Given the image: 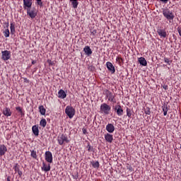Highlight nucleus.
<instances>
[{
	"label": "nucleus",
	"instance_id": "nucleus-1",
	"mask_svg": "<svg viewBox=\"0 0 181 181\" xmlns=\"http://www.w3.org/2000/svg\"><path fill=\"white\" fill-rule=\"evenodd\" d=\"M163 15L166 18L168 21H170V23H172V21H173V19H175V15L173 14V12L170 11V10L168 8L163 10Z\"/></svg>",
	"mask_w": 181,
	"mask_h": 181
},
{
	"label": "nucleus",
	"instance_id": "nucleus-2",
	"mask_svg": "<svg viewBox=\"0 0 181 181\" xmlns=\"http://www.w3.org/2000/svg\"><path fill=\"white\" fill-rule=\"evenodd\" d=\"M110 111H111V106L107 103H103L100 105V112L105 114V115H110Z\"/></svg>",
	"mask_w": 181,
	"mask_h": 181
},
{
	"label": "nucleus",
	"instance_id": "nucleus-3",
	"mask_svg": "<svg viewBox=\"0 0 181 181\" xmlns=\"http://www.w3.org/2000/svg\"><path fill=\"white\" fill-rule=\"evenodd\" d=\"M65 114H66L69 118L71 119L76 114V110H74V107L72 106H66L65 109Z\"/></svg>",
	"mask_w": 181,
	"mask_h": 181
},
{
	"label": "nucleus",
	"instance_id": "nucleus-4",
	"mask_svg": "<svg viewBox=\"0 0 181 181\" xmlns=\"http://www.w3.org/2000/svg\"><path fill=\"white\" fill-rule=\"evenodd\" d=\"M27 14L31 19H35L36 18V16L37 15V10L35 8V7L31 8H27Z\"/></svg>",
	"mask_w": 181,
	"mask_h": 181
},
{
	"label": "nucleus",
	"instance_id": "nucleus-5",
	"mask_svg": "<svg viewBox=\"0 0 181 181\" xmlns=\"http://www.w3.org/2000/svg\"><path fill=\"white\" fill-rule=\"evenodd\" d=\"M104 94H105L106 98H108V101H110V103H115V95L111 93L109 90H105L104 91Z\"/></svg>",
	"mask_w": 181,
	"mask_h": 181
},
{
	"label": "nucleus",
	"instance_id": "nucleus-6",
	"mask_svg": "<svg viewBox=\"0 0 181 181\" xmlns=\"http://www.w3.org/2000/svg\"><path fill=\"white\" fill-rule=\"evenodd\" d=\"M57 141L59 145H63L64 142H66V144H69V142H70V141H69V139H67V136H66V135L64 134H62L61 136H58Z\"/></svg>",
	"mask_w": 181,
	"mask_h": 181
},
{
	"label": "nucleus",
	"instance_id": "nucleus-7",
	"mask_svg": "<svg viewBox=\"0 0 181 181\" xmlns=\"http://www.w3.org/2000/svg\"><path fill=\"white\" fill-rule=\"evenodd\" d=\"M1 59L5 62L11 59V51L5 50L1 52Z\"/></svg>",
	"mask_w": 181,
	"mask_h": 181
},
{
	"label": "nucleus",
	"instance_id": "nucleus-8",
	"mask_svg": "<svg viewBox=\"0 0 181 181\" xmlns=\"http://www.w3.org/2000/svg\"><path fill=\"white\" fill-rule=\"evenodd\" d=\"M45 160L48 163H53V154L49 151L45 152Z\"/></svg>",
	"mask_w": 181,
	"mask_h": 181
},
{
	"label": "nucleus",
	"instance_id": "nucleus-9",
	"mask_svg": "<svg viewBox=\"0 0 181 181\" xmlns=\"http://www.w3.org/2000/svg\"><path fill=\"white\" fill-rule=\"evenodd\" d=\"M115 111H116L118 117L124 115V110L122 109V107H121V105H115Z\"/></svg>",
	"mask_w": 181,
	"mask_h": 181
},
{
	"label": "nucleus",
	"instance_id": "nucleus-10",
	"mask_svg": "<svg viewBox=\"0 0 181 181\" xmlns=\"http://www.w3.org/2000/svg\"><path fill=\"white\" fill-rule=\"evenodd\" d=\"M106 66L107 70H109V71H110L112 74H114L115 73V67L114 66L112 63L107 62L106 63Z\"/></svg>",
	"mask_w": 181,
	"mask_h": 181
},
{
	"label": "nucleus",
	"instance_id": "nucleus-11",
	"mask_svg": "<svg viewBox=\"0 0 181 181\" xmlns=\"http://www.w3.org/2000/svg\"><path fill=\"white\" fill-rule=\"evenodd\" d=\"M105 139L107 142H109V144H112V141H114V136L112 134L107 133L105 134Z\"/></svg>",
	"mask_w": 181,
	"mask_h": 181
},
{
	"label": "nucleus",
	"instance_id": "nucleus-12",
	"mask_svg": "<svg viewBox=\"0 0 181 181\" xmlns=\"http://www.w3.org/2000/svg\"><path fill=\"white\" fill-rule=\"evenodd\" d=\"M106 131H107V132H109L110 134H112V132L115 131V127H114V124L109 123L106 126Z\"/></svg>",
	"mask_w": 181,
	"mask_h": 181
},
{
	"label": "nucleus",
	"instance_id": "nucleus-13",
	"mask_svg": "<svg viewBox=\"0 0 181 181\" xmlns=\"http://www.w3.org/2000/svg\"><path fill=\"white\" fill-rule=\"evenodd\" d=\"M8 152V148L4 144H0V156H4Z\"/></svg>",
	"mask_w": 181,
	"mask_h": 181
},
{
	"label": "nucleus",
	"instance_id": "nucleus-14",
	"mask_svg": "<svg viewBox=\"0 0 181 181\" xmlns=\"http://www.w3.org/2000/svg\"><path fill=\"white\" fill-rule=\"evenodd\" d=\"M83 52H85V54H86V56H91L93 54V50H91L90 46H86L83 48Z\"/></svg>",
	"mask_w": 181,
	"mask_h": 181
},
{
	"label": "nucleus",
	"instance_id": "nucleus-15",
	"mask_svg": "<svg viewBox=\"0 0 181 181\" xmlns=\"http://www.w3.org/2000/svg\"><path fill=\"white\" fill-rule=\"evenodd\" d=\"M67 97V93L64 91V90L61 89L58 92V98L64 99Z\"/></svg>",
	"mask_w": 181,
	"mask_h": 181
},
{
	"label": "nucleus",
	"instance_id": "nucleus-16",
	"mask_svg": "<svg viewBox=\"0 0 181 181\" xmlns=\"http://www.w3.org/2000/svg\"><path fill=\"white\" fill-rule=\"evenodd\" d=\"M3 114L5 117H11V115H12V111L9 107H5L3 110Z\"/></svg>",
	"mask_w": 181,
	"mask_h": 181
},
{
	"label": "nucleus",
	"instance_id": "nucleus-17",
	"mask_svg": "<svg viewBox=\"0 0 181 181\" xmlns=\"http://www.w3.org/2000/svg\"><path fill=\"white\" fill-rule=\"evenodd\" d=\"M157 33L160 37H166L167 36L166 31L160 28L157 29Z\"/></svg>",
	"mask_w": 181,
	"mask_h": 181
},
{
	"label": "nucleus",
	"instance_id": "nucleus-18",
	"mask_svg": "<svg viewBox=\"0 0 181 181\" xmlns=\"http://www.w3.org/2000/svg\"><path fill=\"white\" fill-rule=\"evenodd\" d=\"M32 131L35 136H39V126L34 125L32 127Z\"/></svg>",
	"mask_w": 181,
	"mask_h": 181
},
{
	"label": "nucleus",
	"instance_id": "nucleus-19",
	"mask_svg": "<svg viewBox=\"0 0 181 181\" xmlns=\"http://www.w3.org/2000/svg\"><path fill=\"white\" fill-rule=\"evenodd\" d=\"M24 9L32 8V1H23Z\"/></svg>",
	"mask_w": 181,
	"mask_h": 181
},
{
	"label": "nucleus",
	"instance_id": "nucleus-20",
	"mask_svg": "<svg viewBox=\"0 0 181 181\" xmlns=\"http://www.w3.org/2000/svg\"><path fill=\"white\" fill-rule=\"evenodd\" d=\"M162 110H163V112L164 117H166V115H168V111H169V107H168V103L164 104L162 106Z\"/></svg>",
	"mask_w": 181,
	"mask_h": 181
},
{
	"label": "nucleus",
	"instance_id": "nucleus-21",
	"mask_svg": "<svg viewBox=\"0 0 181 181\" xmlns=\"http://www.w3.org/2000/svg\"><path fill=\"white\" fill-rule=\"evenodd\" d=\"M139 62L141 64V66H147L148 65V62H146V59H145L144 57H140L139 59Z\"/></svg>",
	"mask_w": 181,
	"mask_h": 181
},
{
	"label": "nucleus",
	"instance_id": "nucleus-22",
	"mask_svg": "<svg viewBox=\"0 0 181 181\" xmlns=\"http://www.w3.org/2000/svg\"><path fill=\"white\" fill-rule=\"evenodd\" d=\"M42 165L43 166L42 167V170H44V172H49L51 169L50 164H48V166H47L45 163H43Z\"/></svg>",
	"mask_w": 181,
	"mask_h": 181
},
{
	"label": "nucleus",
	"instance_id": "nucleus-23",
	"mask_svg": "<svg viewBox=\"0 0 181 181\" xmlns=\"http://www.w3.org/2000/svg\"><path fill=\"white\" fill-rule=\"evenodd\" d=\"M39 110L41 114V115H46V109L45 108V107L43 105H40L39 106Z\"/></svg>",
	"mask_w": 181,
	"mask_h": 181
},
{
	"label": "nucleus",
	"instance_id": "nucleus-24",
	"mask_svg": "<svg viewBox=\"0 0 181 181\" xmlns=\"http://www.w3.org/2000/svg\"><path fill=\"white\" fill-rule=\"evenodd\" d=\"M40 125L45 128L46 125H47V122L46 121V119H42L40 122Z\"/></svg>",
	"mask_w": 181,
	"mask_h": 181
},
{
	"label": "nucleus",
	"instance_id": "nucleus-25",
	"mask_svg": "<svg viewBox=\"0 0 181 181\" xmlns=\"http://www.w3.org/2000/svg\"><path fill=\"white\" fill-rule=\"evenodd\" d=\"M88 152H95V149L93 146L90 145V143H88V146H86Z\"/></svg>",
	"mask_w": 181,
	"mask_h": 181
},
{
	"label": "nucleus",
	"instance_id": "nucleus-26",
	"mask_svg": "<svg viewBox=\"0 0 181 181\" xmlns=\"http://www.w3.org/2000/svg\"><path fill=\"white\" fill-rule=\"evenodd\" d=\"M10 29H11V34L15 35V32H16L15 31V24H13V23H11Z\"/></svg>",
	"mask_w": 181,
	"mask_h": 181
},
{
	"label": "nucleus",
	"instance_id": "nucleus-27",
	"mask_svg": "<svg viewBox=\"0 0 181 181\" xmlns=\"http://www.w3.org/2000/svg\"><path fill=\"white\" fill-rule=\"evenodd\" d=\"M16 111H18V112L20 113V115L21 116L25 115V113H23V110H22V108L21 107H16Z\"/></svg>",
	"mask_w": 181,
	"mask_h": 181
},
{
	"label": "nucleus",
	"instance_id": "nucleus-28",
	"mask_svg": "<svg viewBox=\"0 0 181 181\" xmlns=\"http://www.w3.org/2000/svg\"><path fill=\"white\" fill-rule=\"evenodd\" d=\"M19 168H20V165L18 163H16L15 165L13 166V169L15 170L16 173L21 170Z\"/></svg>",
	"mask_w": 181,
	"mask_h": 181
},
{
	"label": "nucleus",
	"instance_id": "nucleus-29",
	"mask_svg": "<svg viewBox=\"0 0 181 181\" xmlns=\"http://www.w3.org/2000/svg\"><path fill=\"white\" fill-rule=\"evenodd\" d=\"M31 157L34 159H37V154H36V151H31Z\"/></svg>",
	"mask_w": 181,
	"mask_h": 181
},
{
	"label": "nucleus",
	"instance_id": "nucleus-30",
	"mask_svg": "<svg viewBox=\"0 0 181 181\" xmlns=\"http://www.w3.org/2000/svg\"><path fill=\"white\" fill-rule=\"evenodd\" d=\"M144 112L146 114V115H151V108L148 107L144 108Z\"/></svg>",
	"mask_w": 181,
	"mask_h": 181
},
{
	"label": "nucleus",
	"instance_id": "nucleus-31",
	"mask_svg": "<svg viewBox=\"0 0 181 181\" xmlns=\"http://www.w3.org/2000/svg\"><path fill=\"white\" fill-rule=\"evenodd\" d=\"M4 33V36L5 37H9V35H10V33H9V29H6Z\"/></svg>",
	"mask_w": 181,
	"mask_h": 181
},
{
	"label": "nucleus",
	"instance_id": "nucleus-32",
	"mask_svg": "<svg viewBox=\"0 0 181 181\" xmlns=\"http://www.w3.org/2000/svg\"><path fill=\"white\" fill-rule=\"evenodd\" d=\"M71 5H72L73 8H76L78 6V1H72Z\"/></svg>",
	"mask_w": 181,
	"mask_h": 181
},
{
	"label": "nucleus",
	"instance_id": "nucleus-33",
	"mask_svg": "<svg viewBox=\"0 0 181 181\" xmlns=\"http://www.w3.org/2000/svg\"><path fill=\"white\" fill-rule=\"evenodd\" d=\"M131 115H132V112H131V109L127 107V116L129 117V118H131Z\"/></svg>",
	"mask_w": 181,
	"mask_h": 181
},
{
	"label": "nucleus",
	"instance_id": "nucleus-34",
	"mask_svg": "<svg viewBox=\"0 0 181 181\" xmlns=\"http://www.w3.org/2000/svg\"><path fill=\"white\" fill-rule=\"evenodd\" d=\"M93 168H100V162L96 161L92 164Z\"/></svg>",
	"mask_w": 181,
	"mask_h": 181
},
{
	"label": "nucleus",
	"instance_id": "nucleus-35",
	"mask_svg": "<svg viewBox=\"0 0 181 181\" xmlns=\"http://www.w3.org/2000/svg\"><path fill=\"white\" fill-rule=\"evenodd\" d=\"M47 63L49 64V66H54V61H52L51 59H48L47 60Z\"/></svg>",
	"mask_w": 181,
	"mask_h": 181
},
{
	"label": "nucleus",
	"instance_id": "nucleus-36",
	"mask_svg": "<svg viewBox=\"0 0 181 181\" xmlns=\"http://www.w3.org/2000/svg\"><path fill=\"white\" fill-rule=\"evenodd\" d=\"M165 63H167L168 64H170L172 63V61L169 60V58H164Z\"/></svg>",
	"mask_w": 181,
	"mask_h": 181
},
{
	"label": "nucleus",
	"instance_id": "nucleus-37",
	"mask_svg": "<svg viewBox=\"0 0 181 181\" xmlns=\"http://www.w3.org/2000/svg\"><path fill=\"white\" fill-rule=\"evenodd\" d=\"M91 35L93 36H95V34L97 33V30H93V31H90Z\"/></svg>",
	"mask_w": 181,
	"mask_h": 181
},
{
	"label": "nucleus",
	"instance_id": "nucleus-38",
	"mask_svg": "<svg viewBox=\"0 0 181 181\" xmlns=\"http://www.w3.org/2000/svg\"><path fill=\"white\" fill-rule=\"evenodd\" d=\"M117 62H118L119 63V62H124V59H122V57H118L117 59H116Z\"/></svg>",
	"mask_w": 181,
	"mask_h": 181
},
{
	"label": "nucleus",
	"instance_id": "nucleus-39",
	"mask_svg": "<svg viewBox=\"0 0 181 181\" xmlns=\"http://www.w3.org/2000/svg\"><path fill=\"white\" fill-rule=\"evenodd\" d=\"M37 5H40V6H43V2L42 1H37Z\"/></svg>",
	"mask_w": 181,
	"mask_h": 181
},
{
	"label": "nucleus",
	"instance_id": "nucleus-40",
	"mask_svg": "<svg viewBox=\"0 0 181 181\" xmlns=\"http://www.w3.org/2000/svg\"><path fill=\"white\" fill-rule=\"evenodd\" d=\"M82 131H83V134L84 135H87V134H88V132H87V129H86L85 128H83V129H82Z\"/></svg>",
	"mask_w": 181,
	"mask_h": 181
},
{
	"label": "nucleus",
	"instance_id": "nucleus-41",
	"mask_svg": "<svg viewBox=\"0 0 181 181\" xmlns=\"http://www.w3.org/2000/svg\"><path fill=\"white\" fill-rule=\"evenodd\" d=\"M127 168L128 170H130V172H132V170H133L132 166L128 165Z\"/></svg>",
	"mask_w": 181,
	"mask_h": 181
},
{
	"label": "nucleus",
	"instance_id": "nucleus-42",
	"mask_svg": "<svg viewBox=\"0 0 181 181\" xmlns=\"http://www.w3.org/2000/svg\"><path fill=\"white\" fill-rule=\"evenodd\" d=\"M72 177H73L74 179H75V180H77V179H78V175H72Z\"/></svg>",
	"mask_w": 181,
	"mask_h": 181
},
{
	"label": "nucleus",
	"instance_id": "nucleus-43",
	"mask_svg": "<svg viewBox=\"0 0 181 181\" xmlns=\"http://www.w3.org/2000/svg\"><path fill=\"white\" fill-rule=\"evenodd\" d=\"M24 83H29V80H28V78H23Z\"/></svg>",
	"mask_w": 181,
	"mask_h": 181
},
{
	"label": "nucleus",
	"instance_id": "nucleus-44",
	"mask_svg": "<svg viewBox=\"0 0 181 181\" xmlns=\"http://www.w3.org/2000/svg\"><path fill=\"white\" fill-rule=\"evenodd\" d=\"M163 88H164V90H168V85H163Z\"/></svg>",
	"mask_w": 181,
	"mask_h": 181
},
{
	"label": "nucleus",
	"instance_id": "nucleus-45",
	"mask_svg": "<svg viewBox=\"0 0 181 181\" xmlns=\"http://www.w3.org/2000/svg\"><path fill=\"white\" fill-rule=\"evenodd\" d=\"M17 173H18V175L20 176V177L22 176L23 173H22V171H18L17 172Z\"/></svg>",
	"mask_w": 181,
	"mask_h": 181
},
{
	"label": "nucleus",
	"instance_id": "nucleus-46",
	"mask_svg": "<svg viewBox=\"0 0 181 181\" xmlns=\"http://www.w3.org/2000/svg\"><path fill=\"white\" fill-rule=\"evenodd\" d=\"M6 28H9V23H6Z\"/></svg>",
	"mask_w": 181,
	"mask_h": 181
},
{
	"label": "nucleus",
	"instance_id": "nucleus-47",
	"mask_svg": "<svg viewBox=\"0 0 181 181\" xmlns=\"http://www.w3.org/2000/svg\"><path fill=\"white\" fill-rule=\"evenodd\" d=\"M32 64H36V61L33 60V61H32Z\"/></svg>",
	"mask_w": 181,
	"mask_h": 181
},
{
	"label": "nucleus",
	"instance_id": "nucleus-48",
	"mask_svg": "<svg viewBox=\"0 0 181 181\" xmlns=\"http://www.w3.org/2000/svg\"><path fill=\"white\" fill-rule=\"evenodd\" d=\"M6 181H11V177H8Z\"/></svg>",
	"mask_w": 181,
	"mask_h": 181
},
{
	"label": "nucleus",
	"instance_id": "nucleus-49",
	"mask_svg": "<svg viewBox=\"0 0 181 181\" xmlns=\"http://www.w3.org/2000/svg\"><path fill=\"white\" fill-rule=\"evenodd\" d=\"M164 4H168V1H163Z\"/></svg>",
	"mask_w": 181,
	"mask_h": 181
}]
</instances>
